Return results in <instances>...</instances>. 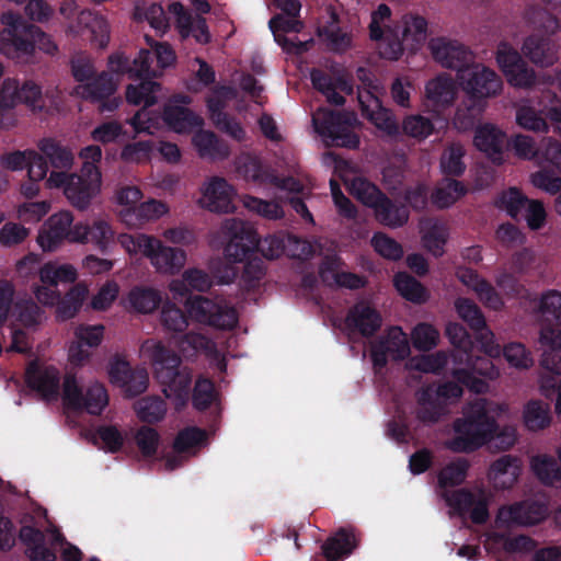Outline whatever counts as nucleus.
<instances>
[{
	"label": "nucleus",
	"instance_id": "obj_1",
	"mask_svg": "<svg viewBox=\"0 0 561 561\" xmlns=\"http://www.w3.org/2000/svg\"><path fill=\"white\" fill-rule=\"evenodd\" d=\"M512 416L507 404L479 399L465 408L462 417L454 424L455 436L446 446L453 451H472L494 439L497 448L508 449L517 440L516 427L500 430L499 423L507 422Z\"/></svg>",
	"mask_w": 561,
	"mask_h": 561
},
{
	"label": "nucleus",
	"instance_id": "obj_2",
	"mask_svg": "<svg viewBox=\"0 0 561 561\" xmlns=\"http://www.w3.org/2000/svg\"><path fill=\"white\" fill-rule=\"evenodd\" d=\"M220 230L228 239L225 255L230 263L242 262L256 248L267 259H276L284 253L299 259L310 254V244L295 237L271 236L260 241L253 227L240 219L225 220Z\"/></svg>",
	"mask_w": 561,
	"mask_h": 561
},
{
	"label": "nucleus",
	"instance_id": "obj_3",
	"mask_svg": "<svg viewBox=\"0 0 561 561\" xmlns=\"http://www.w3.org/2000/svg\"><path fill=\"white\" fill-rule=\"evenodd\" d=\"M0 55L16 64H30L36 50L55 55L58 47L54 39L38 26H23V18L12 10L0 14Z\"/></svg>",
	"mask_w": 561,
	"mask_h": 561
},
{
	"label": "nucleus",
	"instance_id": "obj_4",
	"mask_svg": "<svg viewBox=\"0 0 561 561\" xmlns=\"http://www.w3.org/2000/svg\"><path fill=\"white\" fill-rule=\"evenodd\" d=\"M459 87L466 101L457 108L455 126L460 130L470 128L485 107V100L501 93L503 83L497 73L482 64H467L457 72Z\"/></svg>",
	"mask_w": 561,
	"mask_h": 561
},
{
	"label": "nucleus",
	"instance_id": "obj_5",
	"mask_svg": "<svg viewBox=\"0 0 561 561\" xmlns=\"http://www.w3.org/2000/svg\"><path fill=\"white\" fill-rule=\"evenodd\" d=\"M141 356L150 360L153 371L162 386L164 396L176 410L187 402L191 375L186 370H179L180 357L167 350L160 341L148 340L140 348Z\"/></svg>",
	"mask_w": 561,
	"mask_h": 561
},
{
	"label": "nucleus",
	"instance_id": "obj_6",
	"mask_svg": "<svg viewBox=\"0 0 561 561\" xmlns=\"http://www.w3.org/2000/svg\"><path fill=\"white\" fill-rule=\"evenodd\" d=\"M146 42L154 53L157 60L156 67H152L151 55L147 49H140L138 55L130 62L123 53H115L110 56L107 67L116 75L127 73L134 77H157L167 68L173 67L176 62V55L168 43H158L146 36Z\"/></svg>",
	"mask_w": 561,
	"mask_h": 561
},
{
	"label": "nucleus",
	"instance_id": "obj_7",
	"mask_svg": "<svg viewBox=\"0 0 561 561\" xmlns=\"http://www.w3.org/2000/svg\"><path fill=\"white\" fill-rule=\"evenodd\" d=\"M48 188H62L69 203L78 208L85 209L101 193L102 173L100 170H89L80 173H67L66 171H51L46 180Z\"/></svg>",
	"mask_w": 561,
	"mask_h": 561
},
{
	"label": "nucleus",
	"instance_id": "obj_8",
	"mask_svg": "<svg viewBox=\"0 0 561 561\" xmlns=\"http://www.w3.org/2000/svg\"><path fill=\"white\" fill-rule=\"evenodd\" d=\"M428 36V23L420 15L407 14L394 27L390 39L379 43V54L390 60H398L404 51L415 54L424 46Z\"/></svg>",
	"mask_w": 561,
	"mask_h": 561
},
{
	"label": "nucleus",
	"instance_id": "obj_9",
	"mask_svg": "<svg viewBox=\"0 0 561 561\" xmlns=\"http://www.w3.org/2000/svg\"><path fill=\"white\" fill-rule=\"evenodd\" d=\"M316 131L327 145L357 148L359 138L354 129L359 125L353 113H333L319 108L312 116Z\"/></svg>",
	"mask_w": 561,
	"mask_h": 561
},
{
	"label": "nucleus",
	"instance_id": "obj_10",
	"mask_svg": "<svg viewBox=\"0 0 561 561\" xmlns=\"http://www.w3.org/2000/svg\"><path fill=\"white\" fill-rule=\"evenodd\" d=\"M190 318L219 330H231L238 323L236 310L224 299L196 296L185 304Z\"/></svg>",
	"mask_w": 561,
	"mask_h": 561
},
{
	"label": "nucleus",
	"instance_id": "obj_11",
	"mask_svg": "<svg viewBox=\"0 0 561 561\" xmlns=\"http://www.w3.org/2000/svg\"><path fill=\"white\" fill-rule=\"evenodd\" d=\"M75 218L70 210L50 215L37 232L36 242L44 252L58 250L66 241L75 243Z\"/></svg>",
	"mask_w": 561,
	"mask_h": 561
},
{
	"label": "nucleus",
	"instance_id": "obj_12",
	"mask_svg": "<svg viewBox=\"0 0 561 561\" xmlns=\"http://www.w3.org/2000/svg\"><path fill=\"white\" fill-rule=\"evenodd\" d=\"M64 404L72 409H85L91 414H100L108 404V394L100 382H92L84 394L73 376H67L64 381Z\"/></svg>",
	"mask_w": 561,
	"mask_h": 561
},
{
	"label": "nucleus",
	"instance_id": "obj_13",
	"mask_svg": "<svg viewBox=\"0 0 561 561\" xmlns=\"http://www.w3.org/2000/svg\"><path fill=\"white\" fill-rule=\"evenodd\" d=\"M495 59L511 85L530 88L535 84V71L526 65L519 53L511 44L506 42L500 43Z\"/></svg>",
	"mask_w": 561,
	"mask_h": 561
},
{
	"label": "nucleus",
	"instance_id": "obj_14",
	"mask_svg": "<svg viewBox=\"0 0 561 561\" xmlns=\"http://www.w3.org/2000/svg\"><path fill=\"white\" fill-rule=\"evenodd\" d=\"M237 171L243 180L253 183V185L257 187L271 184L278 188L286 190L289 193H301L302 195L306 194V191L309 192L310 190L307 185L293 178L282 181L278 180L254 158L240 160L237 165Z\"/></svg>",
	"mask_w": 561,
	"mask_h": 561
},
{
	"label": "nucleus",
	"instance_id": "obj_15",
	"mask_svg": "<svg viewBox=\"0 0 561 561\" xmlns=\"http://www.w3.org/2000/svg\"><path fill=\"white\" fill-rule=\"evenodd\" d=\"M197 204L211 213L227 214L234 210L237 191L225 179L214 176L206 180L201 188Z\"/></svg>",
	"mask_w": 561,
	"mask_h": 561
},
{
	"label": "nucleus",
	"instance_id": "obj_16",
	"mask_svg": "<svg viewBox=\"0 0 561 561\" xmlns=\"http://www.w3.org/2000/svg\"><path fill=\"white\" fill-rule=\"evenodd\" d=\"M100 75L93 82L88 84H79L75 92L81 98L91 99L99 103L100 112H111L118 107L121 99L114 93L119 84L118 76L112 72Z\"/></svg>",
	"mask_w": 561,
	"mask_h": 561
},
{
	"label": "nucleus",
	"instance_id": "obj_17",
	"mask_svg": "<svg viewBox=\"0 0 561 561\" xmlns=\"http://www.w3.org/2000/svg\"><path fill=\"white\" fill-rule=\"evenodd\" d=\"M458 87L459 83L447 73L433 77L424 87V108L434 114L443 113L454 104Z\"/></svg>",
	"mask_w": 561,
	"mask_h": 561
},
{
	"label": "nucleus",
	"instance_id": "obj_18",
	"mask_svg": "<svg viewBox=\"0 0 561 561\" xmlns=\"http://www.w3.org/2000/svg\"><path fill=\"white\" fill-rule=\"evenodd\" d=\"M188 103L185 95H176L165 103L162 119L171 131L188 134L204 125L203 118L187 107Z\"/></svg>",
	"mask_w": 561,
	"mask_h": 561
},
{
	"label": "nucleus",
	"instance_id": "obj_19",
	"mask_svg": "<svg viewBox=\"0 0 561 561\" xmlns=\"http://www.w3.org/2000/svg\"><path fill=\"white\" fill-rule=\"evenodd\" d=\"M69 36L76 37L89 34V39L99 48H104L110 42V25L107 20L89 10H82L66 27Z\"/></svg>",
	"mask_w": 561,
	"mask_h": 561
},
{
	"label": "nucleus",
	"instance_id": "obj_20",
	"mask_svg": "<svg viewBox=\"0 0 561 561\" xmlns=\"http://www.w3.org/2000/svg\"><path fill=\"white\" fill-rule=\"evenodd\" d=\"M432 58L444 68L462 69L472 59L471 51L460 42L444 36L433 37L427 44Z\"/></svg>",
	"mask_w": 561,
	"mask_h": 561
},
{
	"label": "nucleus",
	"instance_id": "obj_21",
	"mask_svg": "<svg viewBox=\"0 0 561 561\" xmlns=\"http://www.w3.org/2000/svg\"><path fill=\"white\" fill-rule=\"evenodd\" d=\"M548 508L541 502L526 501L520 504L504 506L499 511L496 527L529 526L543 520Z\"/></svg>",
	"mask_w": 561,
	"mask_h": 561
},
{
	"label": "nucleus",
	"instance_id": "obj_22",
	"mask_svg": "<svg viewBox=\"0 0 561 561\" xmlns=\"http://www.w3.org/2000/svg\"><path fill=\"white\" fill-rule=\"evenodd\" d=\"M453 375L471 391L480 393L488 390V380L500 377V369L490 359L477 357L468 358V369L454 367Z\"/></svg>",
	"mask_w": 561,
	"mask_h": 561
},
{
	"label": "nucleus",
	"instance_id": "obj_23",
	"mask_svg": "<svg viewBox=\"0 0 561 561\" xmlns=\"http://www.w3.org/2000/svg\"><path fill=\"white\" fill-rule=\"evenodd\" d=\"M378 87L368 85L358 90V102L363 115L369 119L379 130L393 135L398 131V126L391 113L383 108L377 96Z\"/></svg>",
	"mask_w": 561,
	"mask_h": 561
},
{
	"label": "nucleus",
	"instance_id": "obj_24",
	"mask_svg": "<svg viewBox=\"0 0 561 561\" xmlns=\"http://www.w3.org/2000/svg\"><path fill=\"white\" fill-rule=\"evenodd\" d=\"M410 354L407 334L401 328H391L387 334L371 347V359L375 367H382L388 359H402Z\"/></svg>",
	"mask_w": 561,
	"mask_h": 561
},
{
	"label": "nucleus",
	"instance_id": "obj_25",
	"mask_svg": "<svg viewBox=\"0 0 561 561\" xmlns=\"http://www.w3.org/2000/svg\"><path fill=\"white\" fill-rule=\"evenodd\" d=\"M108 376L112 383L121 387L128 396L144 392L148 386V374L144 369L131 370L129 364L115 358L110 363Z\"/></svg>",
	"mask_w": 561,
	"mask_h": 561
},
{
	"label": "nucleus",
	"instance_id": "obj_26",
	"mask_svg": "<svg viewBox=\"0 0 561 561\" xmlns=\"http://www.w3.org/2000/svg\"><path fill=\"white\" fill-rule=\"evenodd\" d=\"M233 96V91L229 88L215 89L207 99V107L209 117L217 128L227 133L229 136L237 140H242L244 130L239 123L230 119L222 113L226 101Z\"/></svg>",
	"mask_w": 561,
	"mask_h": 561
},
{
	"label": "nucleus",
	"instance_id": "obj_27",
	"mask_svg": "<svg viewBox=\"0 0 561 561\" xmlns=\"http://www.w3.org/2000/svg\"><path fill=\"white\" fill-rule=\"evenodd\" d=\"M114 236L111 224L102 218L94 219L91 224L79 221L75 225V243H91L102 252L108 250Z\"/></svg>",
	"mask_w": 561,
	"mask_h": 561
},
{
	"label": "nucleus",
	"instance_id": "obj_28",
	"mask_svg": "<svg viewBox=\"0 0 561 561\" xmlns=\"http://www.w3.org/2000/svg\"><path fill=\"white\" fill-rule=\"evenodd\" d=\"M457 278L472 290L484 307L500 310L504 306V299L496 293L493 286L476 271L467 267H458Z\"/></svg>",
	"mask_w": 561,
	"mask_h": 561
},
{
	"label": "nucleus",
	"instance_id": "obj_29",
	"mask_svg": "<svg viewBox=\"0 0 561 561\" xmlns=\"http://www.w3.org/2000/svg\"><path fill=\"white\" fill-rule=\"evenodd\" d=\"M148 260L157 273L174 275L184 267L186 253L182 249L164 245L158 239V244L152 245Z\"/></svg>",
	"mask_w": 561,
	"mask_h": 561
},
{
	"label": "nucleus",
	"instance_id": "obj_30",
	"mask_svg": "<svg viewBox=\"0 0 561 561\" xmlns=\"http://www.w3.org/2000/svg\"><path fill=\"white\" fill-rule=\"evenodd\" d=\"M27 385L44 399H56L59 389V371L53 366L33 363L26 371Z\"/></svg>",
	"mask_w": 561,
	"mask_h": 561
},
{
	"label": "nucleus",
	"instance_id": "obj_31",
	"mask_svg": "<svg viewBox=\"0 0 561 561\" xmlns=\"http://www.w3.org/2000/svg\"><path fill=\"white\" fill-rule=\"evenodd\" d=\"M142 192L133 185L119 187L114 196L115 213L129 228L137 227V213L142 202Z\"/></svg>",
	"mask_w": 561,
	"mask_h": 561
},
{
	"label": "nucleus",
	"instance_id": "obj_32",
	"mask_svg": "<svg viewBox=\"0 0 561 561\" xmlns=\"http://www.w3.org/2000/svg\"><path fill=\"white\" fill-rule=\"evenodd\" d=\"M169 12L175 16L176 28L183 38L193 36L198 43L206 44L209 42L210 36L203 18H193L180 2L171 3Z\"/></svg>",
	"mask_w": 561,
	"mask_h": 561
},
{
	"label": "nucleus",
	"instance_id": "obj_33",
	"mask_svg": "<svg viewBox=\"0 0 561 561\" xmlns=\"http://www.w3.org/2000/svg\"><path fill=\"white\" fill-rule=\"evenodd\" d=\"M474 146L485 153L493 162L502 161L505 134L492 124H484L477 128Z\"/></svg>",
	"mask_w": 561,
	"mask_h": 561
},
{
	"label": "nucleus",
	"instance_id": "obj_34",
	"mask_svg": "<svg viewBox=\"0 0 561 561\" xmlns=\"http://www.w3.org/2000/svg\"><path fill=\"white\" fill-rule=\"evenodd\" d=\"M522 472L519 459L512 456H503L495 460L489 471V479L496 489L513 486Z\"/></svg>",
	"mask_w": 561,
	"mask_h": 561
},
{
	"label": "nucleus",
	"instance_id": "obj_35",
	"mask_svg": "<svg viewBox=\"0 0 561 561\" xmlns=\"http://www.w3.org/2000/svg\"><path fill=\"white\" fill-rule=\"evenodd\" d=\"M522 53L533 64L539 67H550L558 60V50L554 44L535 35L525 38Z\"/></svg>",
	"mask_w": 561,
	"mask_h": 561
},
{
	"label": "nucleus",
	"instance_id": "obj_36",
	"mask_svg": "<svg viewBox=\"0 0 561 561\" xmlns=\"http://www.w3.org/2000/svg\"><path fill=\"white\" fill-rule=\"evenodd\" d=\"M287 15H277L270 21L275 41L287 51H300L304 44H295L287 39V33H298L302 30V22L296 19V14L285 12Z\"/></svg>",
	"mask_w": 561,
	"mask_h": 561
},
{
	"label": "nucleus",
	"instance_id": "obj_37",
	"mask_svg": "<svg viewBox=\"0 0 561 561\" xmlns=\"http://www.w3.org/2000/svg\"><path fill=\"white\" fill-rule=\"evenodd\" d=\"M446 502L459 513L470 512V517L474 523H484L488 517V507L484 499L476 501L473 494L468 491L460 490L451 495H445Z\"/></svg>",
	"mask_w": 561,
	"mask_h": 561
},
{
	"label": "nucleus",
	"instance_id": "obj_38",
	"mask_svg": "<svg viewBox=\"0 0 561 561\" xmlns=\"http://www.w3.org/2000/svg\"><path fill=\"white\" fill-rule=\"evenodd\" d=\"M320 276L330 286L359 288L365 284L359 276L344 272L341 261L335 256L327 259L320 268Z\"/></svg>",
	"mask_w": 561,
	"mask_h": 561
},
{
	"label": "nucleus",
	"instance_id": "obj_39",
	"mask_svg": "<svg viewBox=\"0 0 561 561\" xmlns=\"http://www.w3.org/2000/svg\"><path fill=\"white\" fill-rule=\"evenodd\" d=\"M552 421L550 407L538 399L527 401L522 411V422L529 432H540L550 426Z\"/></svg>",
	"mask_w": 561,
	"mask_h": 561
},
{
	"label": "nucleus",
	"instance_id": "obj_40",
	"mask_svg": "<svg viewBox=\"0 0 561 561\" xmlns=\"http://www.w3.org/2000/svg\"><path fill=\"white\" fill-rule=\"evenodd\" d=\"M346 324L363 335H370L380 328L381 318L369 305L362 302L351 310L346 318Z\"/></svg>",
	"mask_w": 561,
	"mask_h": 561
},
{
	"label": "nucleus",
	"instance_id": "obj_41",
	"mask_svg": "<svg viewBox=\"0 0 561 561\" xmlns=\"http://www.w3.org/2000/svg\"><path fill=\"white\" fill-rule=\"evenodd\" d=\"M161 90L160 83L152 80H142L128 84L125 90V98L128 104L150 107L158 102Z\"/></svg>",
	"mask_w": 561,
	"mask_h": 561
},
{
	"label": "nucleus",
	"instance_id": "obj_42",
	"mask_svg": "<svg viewBox=\"0 0 561 561\" xmlns=\"http://www.w3.org/2000/svg\"><path fill=\"white\" fill-rule=\"evenodd\" d=\"M342 180L348 188V192L364 205L374 208L379 202L383 201V195L376 185L362 176L350 178L347 174H341Z\"/></svg>",
	"mask_w": 561,
	"mask_h": 561
},
{
	"label": "nucleus",
	"instance_id": "obj_43",
	"mask_svg": "<svg viewBox=\"0 0 561 561\" xmlns=\"http://www.w3.org/2000/svg\"><path fill=\"white\" fill-rule=\"evenodd\" d=\"M533 473L543 483L551 486H561V468L553 457L539 454L529 461Z\"/></svg>",
	"mask_w": 561,
	"mask_h": 561
},
{
	"label": "nucleus",
	"instance_id": "obj_44",
	"mask_svg": "<svg viewBox=\"0 0 561 561\" xmlns=\"http://www.w3.org/2000/svg\"><path fill=\"white\" fill-rule=\"evenodd\" d=\"M420 229L424 247L435 256L443 255L448 238L445 225L433 219H425L421 222Z\"/></svg>",
	"mask_w": 561,
	"mask_h": 561
},
{
	"label": "nucleus",
	"instance_id": "obj_45",
	"mask_svg": "<svg viewBox=\"0 0 561 561\" xmlns=\"http://www.w3.org/2000/svg\"><path fill=\"white\" fill-rule=\"evenodd\" d=\"M357 541L353 531L340 530L323 545V554L328 561H341L356 547Z\"/></svg>",
	"mask_w": 561,
	"mask_h": 561
},
{
	"label": "nucleus",
	"instance_id": "obj_46",
	"mask_svg": "<svg viewBox=\"0 0 561 561\" xmlns=\"http://www.w3.org/2000/svg\"><path fill=\"white\" fill-rule=\"evenodd\" d=\"M117 242L129 256L142 255L149 257L152 245L158 244V239L147 233H119Z\"/></svg>",
	"mask_w": 561,
	"mask_h": 561
},
{
	"label": "nucleus",
	"instance_id": "obj_47",
	"mask_svg": "<svg viewBox=\"0 0 561 561\" xmlns=\"http://www.w3.org/2000/svg\"><path fill=\"white\" fill-rule=\"evenodd\" d=\"M39 283L49 286H58L62 283H72L77 278V270L71 264H58L48 262L38 272Z\"/></svg>",
	"mask_w": 561,
	"mask_h": 561
},
{
	"label": "nucleus",
	"instance_id": "obj_48",
	"mask_svg": "<svg viewBox=\"0 0 561 561\" xmlns=\"http://www.w3.org/2000/svg\"><path fill=\"white\" fill-rule=\"evenodd\" d=\"M89 289L87 285L79 283L75 285L58 304L56 316L59 320L65 321L76 316L87 299Z\"/></svg>",
	"mask_w": 561,
	"mask_h": 561
},
{
	"label": "nucleus",
	"instance_id": "obj_49",
	"mask_svg": "<svg viewBox=\"0 0 561 561\" xmlns=\"http://www.w3.org/2000/svg\"><path fill=\"white\" fill-rule=\"evenodd\" d=\"M39 149L49 160L51 167L56 169L55 171H59V169L64 171L72 168L75 157L69 149L59 146L50 139L42 140L39 142Z\"/></svg>",
	"mask_w": 561,
	"mask_h": 561
},
{
	"label": "nucleus",
	"instance_id": "obj_50",
	"mask_svg": "<svg viewBox=\"0 0 561 561\" xmlns=\"http://www.w3.org/2000/svg\"><path fill=\"white\" fill-rule=\"evenodd\" d=\"M127 301L133 310L140 313H150L160 305L161 297L156 289L137 287L129 291Z\"/></svg>",
	"mask_w": 561,
	"mask_h": 561
},
{
	"label": "nucleus",
	"instance_id": "obj_51",
	"mask_svg": "<svg viewBox=\"0 0 561 561\" xmlns=\"http://www.w3.org/2000/svg\"><path fill=\"white\" fill-rule=\"evenodd\" d=\"M241 203L250 213L270 220L279 219L284 216L283 207L277 202L264 201L245 194L241 196Z\"/></svg>",
	"mask_w": 561,
	"mask_h": 561
},
{
	"label": "nucleus",
	"instance_id": "obj_52",
	"mask_svg": "<svg viewBox=\"0 0 561 561\" xmlns=\"http://www.w3.org/2000/svg\"><path fill=\"white\" fill-rule=\"evenodd\" d=\"M394 286L403 298L412 302L423 304L430 297L426 288H424L415 278L405 273H399L394 277Z\"/></svg>",
	"mask_w": 561,
	"mask_h": 561
},
{
	"label": "nucleus",
	"instance_id": "obj_53",
	"mask_svg": "<svg viewBox=\"0 0 561 561\" xmlns=\"http://www.w3.org/2000/svg\"><path fill=\"white\" fill-rule=\"evenodd\" d=\"M466 187L458 181H443L432 195V202L438 208H447L466 194Z\"/></svg>",
	"mask_w": 561,
	"mask_h": 561
},
{
	"label": "nucleus",
	"instance_id": "obj_54",
	"mask_svg": "<svg viewBox=\"0 0 561 561\" xmlns=\"http://www.w3.org/2000/svg\"><path fill=\"white\" fill-rule=\"evenodd\" d=\"M497 531L488 535L485 546L488 549H504L506 551H526L533 548V542L525 536L508 537Z\"/></svg>",
	"mask_w": 561,
	"mask_h": 561
},
{
	"label": "nucleus",
	"instance_id": "obj_55",
	"mask_svg": "<svg viewBox=\"0 0 561 561\" xmlns=\"http://www.w3.org/2000/svg\"><path fill=\"white\" fill-rule=\"evenodd\" d=\"M376 218L383 225L389 227H399L408 221L409 215L405 208L396 207L383 196V201L373 208Z\"/></svg>",
	"mask_w": 561,
	"mask_h": 561
},
{
	"label": "nucleus",
	"instance_id": "obj_56",
	"mask_svg": "<svg viewBox=\"0 0 561 561\" xmlns=\"http://www.w3.org/2000/svg\"><path fill=\"white\" fill-rule=\"evenodd\" d=\"M391 10L386 4H380L371 14L369 35L374 41L382 43L387 37L390 39L393 30L389 27Z\"/></svg>",
	"mask_w": 561,
	"mask_h": 561
},
{
	"label": "nucleus",
	"instance_id": "obj_57",
	"mask_svg": "<svg viewBox=\"0 0 561 561\" xmlns=\"http://www.w3.org/2000/svg\"><path fill=\"white\" fill-rule=\"evenodd\" d=\"M455 309L458 317L463 320L473 331L484 328L485 319L480 308L468 298H458L455 301Z\"/></svg>",
	"mask_w": 561,
	"mask_h": 561
},
{
	"label": "nucleus",
	"instance_id": "obj_58",
	"mask_svg": "<svg viewBox=\"0 0 561 561\" xmlns=\"http://www.w3.org/2000/svg\"><path fill=\"white\" fill-rule=\"evenodd\" d=\"M503 356L510 367L523 370L534 365L531 353L519 342H511L503 347Z\"/></svg>",
	"mask_w": 561,
	"mask_h": 561
},
{
	"label": "nucleus",
	"instance_id": "obj_59",
	"mask_svg": "<svg viewBox=\"0 0 561 561\" xmlns=\"http://www.w3.org/2000/svg\"><path fill=\"white\" fill-rule=\"evenodd\" d=\"M178 347L184 357H190L201 352L211 355L215 350L211 341L197 333L185 334L178 342Z\"/></svg>",
	"mask_w": 561,
	"mask_h": 561
},
{
	"label": "nucleus",
	"instance_id": "obj_60",
	"mask_svg": "<svg viewBox=\"0 0 561 561\" xmlns=\"http://www.w3.org/2000/svg\"><path fill=\"white\" fill-rule=\"evenodd\" d=\"M438 330L430 323H419L411 332V340L415 348L430 351L439 342Z\"/></svg>",
	"mask_w": 561,
	"mask_h": 561
},
{
	"label": "nucleus",
	"instance_id": "obj_61",
	"mask_svg": "<svg viewBox=\"0 0 561 561\" xmlns=\"http://www.w3.org/2000/svg\"><path fill=\"white\" fill-rule=\"evenodd\" d=\"M135 411L142 422L153 423L164 417L167 409L158 398H144L136 403Z\"/></svg>",
	"mask_w": 561,
	"mask_h": 561
},
{
	"label": "nucleus",
	"instance_id": "obj_62",
	"mask_svg": "<svg viewBox=\"0 0 561 561\" xmlns=\"http://www.w3.org/2000/svg\"><path fill=\"white\" fill-rule=\"evenodd\" d=\"M537 312L561 323V293L556 289L542 293L538 300Z\"/></svg>",
	"mask_w": 561,
	"mask_h": 561
},
{
	"label": "nucleus",
	"instance_id": "obj_63",
	"mask_svg": "<svg viewBox=\"0 0 561 561\" xmlns=\"http://www.w3.org/2000/svg\"><path fill=\"white\" fill-rule=\"evenodd\" d=\"M50 210V203L41 202H25L16 207V217L24 224H37Z\"/></svg>",
	"mask_w": 561,
	"mask_h": 561
},
{
	"label": "nucleus",
	"instance_id": "obj_64",
	"mask_svg": "<svg viewBox=\"0 0 561 561\" xmlns=\"http://www.w3.org/2000/svg\"><path fill=\"white\" fill-rule=\"evenodd\" d=\"M516 123L524 129L537 133H547L549 126L530 106L520 105L516 112Z\"/></svg>",
	"mask_w": 561,
	"mask_h": 561
}]
</instances>
